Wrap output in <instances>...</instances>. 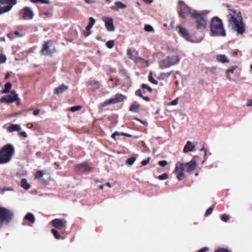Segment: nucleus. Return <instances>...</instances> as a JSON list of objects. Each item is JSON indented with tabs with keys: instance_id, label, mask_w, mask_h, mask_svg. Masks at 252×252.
I'll use <instances>...</instances> for the list:
<instances>
[{
	"instance_id": "f257e3e1",
	"label": "nucleus",
	"mask_w": 252,
	"mask_h": 252,
	"mask_svg": "<svg viewBox=\"0 0 252 252\" xmlns=\"http://www.w3.org/2000/svg\"><path fill=\"white\" fill-rule=\"evenodd\" d=\"M228 27L237 32L238 35H242L246 31L245 25L240 10L234 9L228 10L227 15Z\"/></svg>"
},
{
	"instance_id": "f03ea898",
	"label": "nucleus",
	"mask_w": 252,
	"mask_h": 252,
	"mask_svg": "<svg viewBox=\"0 0 252 252\" xmlns=\"http://www.w3.org/2000/svg\"><path fill=\"white\" fill-rule=\"evenodd\" d=\"M197 167V164L195 158L189 162L183 163L178 162L176 164L173 173L176 175L177 178L179 181L182 180L184 177V171L190 172L194 170Z\"/></svg>"
},
{
	"instance_id": "7ed1b4c3",
	"label": "nucleus",
	"mask_w": 252,
	"mask_h": 252,
	"mask_svg": "<svg viewBox=\"0 0 252 252\" xmlns=\"http://www.w3.org/2000/svg\"><path fill=\"white\" fill-rule=\"evenodd\" d=\"M210 31L213 36H225L226 32L222 21L218 17L213 18L210 25Z\"/></svg>"
},
{
	"instance_id": "20e7f679",
	"label": "nucleus",
	"mask_w": 252,
	"mask_h": 252,
	"mask_svg": "<svg viewBox=\"0 0 252 252\" xmlns=\"http://www.w3.org/2000/svg\"><path fill=\"white\" fill-rule=\"evenodd\" d=\"M180 57L178 54H170L163 57L158 61L159 67L161 69L169 68L179 63Z\"/></svg>"
},
{
	"instance_id": "39448f33",
	"label": "nucleus",
	"mask_w": 252,
	"mask_h": 252,
	"mask_svg": "<svg viewBox=\"0 0 252 252\" xmlns=\"http://www.w3.org/2000/svg\"><path fill=\"white\" fill-rule=\"evenodd\" d=\"M14 152V147L10 144L4 146L0 150V164L10 161Z\"/></svg>"
},
{
	"instance_id": "423d86ee",
	"label": "nucleus",
	"mask_w": 252,
	"mask_h": 252,
	"mask_svg": "<svg viewBox=\"0 0 252 252\" xmlns=\"http://www.w3.org/2000/svg\"><path fill=\"white\" fill-rule=\"evenodd\" d=\"M17 3V0H0V15L10 11Z\"/></svg>"
},
{
	"instance_id": "0eeeda50",
	"label": "nucleus",
	"mask_w": 252,
	"mask_h": 252,
	"mask_svg": "<svg viewBox=\"0 0 252 252\" xmlns=\"http://www.w3.org/2000/svg\"><path fill=\"white\" fill-rule=\"evenodd\" d=\"M13 213L12 211L0 207V228L1 227L3 222H8L13 218Z\"/></svg>"
},
{
	"instance_id": "6e6552de",
	"label": "nucleus",
	"mask_w": 252,
	"mask_h": 252,
	"mask_svg": "<svg viewBox=\"0 0 252 252\" xmlns=\"http://www.w3.org/2000/svg\"><path fill=\"white\" fill-rule=\"evenodd\" d=\"M192 17L195 19L196 27L198 30H202L206 28L207 25V20L205 19L203 14L194 12V14H192Z\"/></svg>"
},
{
	"instance_id": "1a4fd4ad",
	"label": "nucleus",
	"mask_w": 252,
	"mask_h": 252,
	"mask_svg": "<svg viewBox=\"0 0 252 252\" xmlns=\"http://www.w3.org/2000/svg\"><path fill=\"white\" fill-rule=\"evenodd\" d=\"M179 12L180 15L186 18L189 15L192 17V14L194 12H192L190 8L183 1H180L179 2Z\"/></svg>"
},
{
	"instance_id": "9d476101",
	"label": "nucleus",
	"mask_w": 252,
	"mask_h": 252,
	"mask_svg": "<svg viewBox=\"0 0 252 252\" xmlns=\"http://www.w3.org/2000/svg\"><path fill=\"white\" fill-rule=\"evenodd\" d=\"M55 51V47L53 42L49 40L45 43L42 49V54L46 56H50Z\"/></svg>"
},
{
	"instance_id": "9b49d317",
	"label": "nucleus",
	"mask_w": 252,
	"mask_h": 252,
	"mask_svg": "<svg viewBox=\"0 0 252 252\" xmlns=\"http://www.w3.org/2000/svg\"><path fill=\"white\" fill-rule=\"evenodd\" d=\"M125 96L121 94H118L115 96L114 97L104 101V103H102V106L104 107L111 104H115L122 102L125 99Z\"/></svg>"
},
{
	"instance_id": "f8f14e48",
	"label": "nucleus",
	"mask_w": 252,
	"mask_h": 252,
	"mask_svg": "<svg viewBox=\"0 0 252 252\" xmlns=\"http://www.w3.org/2000/svg\"><path fill=\"white\" fill-rule=\"evenodd\" d=\"M35 221V218L34 215L32 213H28L25 216L22 224L24 225L32 226Z\"/></svg>"
},
{
	"instance_id": "ddd939ff",
	"label": "nucleus",
	"mask_w": 252,
	"mask_h": 252,
	"mask_svg": "<svg viewBox=\"0 0 252 252\" xmlns=\"http://www.w3.org/2000/svg\"><path fill=\"white\" fill-rule=\"evenodd\" d=\"M22 17L25 20H32L34 16V13L31 8L26 6L23 8L21 13Z\"/></svg>"
},
{
	"instance_id": "4468645a",
	"label": "nucleus",
	"mask_w": 252,
	"mask_h": 252,
	"mask_svg": "<svg viewBox=\"0 0 252 252\" xmlns=\"http://www.w3.org/2000/svg\"><path fill=\"white\" fill-rule=\"evenodd\" d=\"M102 20L105 23V26L109 32H114L115 27L113 24V19L111 17H103Z\"/></svg>"
},
{
	"instance_id": "2eb2a0df",
	"label": "nucleus",
	"mask_w": 252,
	"mask_h": 252,
	"mask_svg": "<svg viewBox=\"0 0 252 252\" xmlns=\"http://www.w3.org/2000/svg\"><path fill=\"white\" fill-rule=\"evenodd\" d=\"M51 222L53 226L57 229L61 230L66 226V221L63 219H55Z\"/></svg>"
},
{
	"instance_id": "dca6fc26",
	"label": "nucleus",
	"mask_w": 252,
	"mask_h": 252,
	"mask_svg": "<svg viewBox=\"0 0 252 252\" xmlns=\"http://www.w3.org/2000/svg\"><path fill=\"white\" fill-rule=\"evenodd\" d=\"M177 28L179 29V32L183 37L188 41H191L190 35L186 29L180 25H178Z\"/></svg>"
},
{
	"instance_id": "f3484780",
	"label": "nucleus",
	"mask_w": 252,
	"mask_h": 252,
	"mask_svg": "<svg viewBox=\"0 0 252 252\" xmlns=\"http://www.w3.org/2000/svg\"><path fill=\"white\" fill-rule=\"evenodd\" d=\"M126 5L121 1H116L114 5L110 7L111 10L115 11H118L120 9H125Z\"/></svg>"
},
{
	"instance_id": "a211bd4d",
	"label": "nucleus",
	"mask_w": 252,
	"mask_h": 252,
	"mask_svg": "<svg viewBox=\"0 0 252 252\" xmlns=\"http://www.w3.org/2000/svg\"><path fill=\"white\" fill-rule=\"evenodd\" d=\"M128 55L131 59L133 60L136 62H138L142 59L138 57V53L134 50H129L128 51Z\"/></svg>"
},
{
	"instance_id": "6ab92c4d",
	"label": "nucleus",
	"mask_w": 252,
	"mask_h": 252,
	"mask_svg": "<svg viewBox=\"0 0 252 252\" xmlns=\"http://www.w3.org/2000/svg\"><path fill=\"white\" fill-rule=\"evenodd\" d=\"M68 89V87L67 85L62 84L54 89V93L56 94L59 95L65 92Z\"/></svg>"
},
{
	"instance_id": "aec40b11",
	"label": "nucleus",
	"mask_w": 252,
	"mask_h": 252,
	"mask_svg": "<svg viewBox=\"0 0 252 252\" xmlns=\"http://www.w3.org/2000/svg\"><path fill=\"white\" fill-rule=\"evenodd\" d=\"M194 148V145L191 141H188L184 146L183 152L185 153H187L188 152L192 151Z\"/></svg>"
},
{
	"instance_id": "412c9836",
	"label": "nucleus",
	"mask_w": 252,
	"mask_h": 252,
	"mask_svg": "<svg viewBox=\"0 0 252 252\" xmlns=\"http://www.w3.org/2000/svg\"><path fill=\"white\" fill-rule=\"evenodd\" d=\"M21 129L20 125L18 124H11L7 127V130L8 132H12L13 131H19Z\"/></svg>"
},
{
	"instance_id": "4be33fe9",
	"label": "nucleus",
	"mask_w": 252,
	"mask_h": 252,
	"mask_svg": "<svg viewBox=\"0 0 252 252\" xmlns=\"http://www.w3.org/2000/svg\"><path fill=\"white\" fill-rule=\"evenodd\" d=\"M77 168V170L81 172H87L91 170V167L86 163L79 164Z\"/></svg>"
},
{
	"instance_id": "5701e85b",
	"label": "nucleus",
	"mask_w": 252,
	"mask_h": 252,
	"mask_svg": "<svg viewBox=\"0 0 252 252\" xmlns=\"http://www.w3.org/2000/svg\"><path fill=\"white\" fill-rule=\"evenodd\" d=\"M11 93L14 94L13 96L11 94L6 96L8 103H12L18 99V94H15V91H12Z\"/></svg>"
},
{
	"instance_id": "b1692460",
	"label": "nucleus",
	"mask_w": 252,
	"mask_h": 252,
	"mask_svg": "<svg viewBox=\"0 0 252 252\" xmlns=\"http://www.w3.org/2000/svg\"><path fill=\"white\" fill-rule=\"evenodd\" d=\"M237 68L236 66H231L226 70V77L227 78L231 81L232 80L231 77L230 75V73H233L234 70Z\"/></svg>"
},
{
	"instance_id": "393cba45",
	"label": "nucleus",
	"mask_w": 252,
	"mask_h": 252,
	"mask_svg": "<svg viewBox=\"0 0 252 252\" xmlns=\"http://www.w3.org/2000/svg\"><path fill=\"white\" fill-rule=\"evenodd\" d=\"M216 59L218 62L222 63H226L229 62V60L224 55H219L216 57Z\"/></svg>"
},
{
	"instance_id": "a878e982",
	"label": "nucleus",
	"mask_w": 252,
	"mask_h": 252,
	"mask_svg": "<svg viewBox=\"0 0 252 252\" xmlns=\"http://www.w3.org/2000/svg\"><path fill=\"white\" fill-rule=\"evenodd\" d=\"M20 186L26 190H28L31 188V185L28 183L27 179L25 178L21 180Z\"/></svg>"
},
{
	"instance_id": "bb28decb",
	"label": "nucleus",
	"mask_w": 252,
	"mask_h": 252,
	"mask_svg": "<svg viewBox=\"0 0 252 252\" xmlns=\"http://www.w3.org/2000/svg\"><path fill=\"white\" fill-rule=\"evenodd\" d=\"M53 15V11L52 10H48L46 12H43L39 13V16L42 18H50Z\"/></svg>"
},
{
	"instance_id": "cd10ccee",
	"label": "nucleus",
	"mask_w": 252,
	"mask_h": 252,
	"mask_svg": "<svg viewBox=\"0 0 252 252\" xmlns=\"http://www.w3.org/2000/svg\"><path fill=\"white\" fill-rule=\"evenodd\" d=\"M140 107V104L137 103V102L133 103L130 106L129 108V110L134 112H138L139 110V108Z\"/></svg>"
},
{
	"instance_id": "c85d7f7f",
	"label": "nucleus",
	"mask_w": 252,
	"mask_h": 252,
	"mask_svg": "<svg viewBox=\"0 0 252 252\" xmlns=\"http://www.w3.org/2000/svg\"><path fill=\"white\" fill-rule=\"evenodd\" d=\"M87 84L88 86H93L94 89H97L100 87L99 82L96 81H90L87 82Z\"/></svg>"
},
{
	"instance_id": "c756f323",
	"label": "nucleus",
	"mask_w": 252,
	"mask_h": 252,
	"mask_svg": "<svg viewBox=\"0 0 252 252\" xmlns=\"http://www.w3.org/2000/svg\"><path fill=\"white\" fill-rule=\"evenodd\" d=\"M22 36H23V34H20L17 31H14L13 32H11V33L8 34V35H7V36L10 39H13V38H15V36L21 37Z\"/></svg>"
},
{
	"instance_id": "7c9ffc66",
	"label": "nucleus",
	"mask_w": 252,
	"mask_h": 252,
	"mask_svg": "<svg viewBox=\"0 0 252 252\" xmlns=\"http://www.w3.org/2000/svg\"><path fill=\"white\" fill-rule=\"evenodd\" d=\"M12 86V84L10 82H7L5 84V88L2 91V93L6 94L9 92Z\"/></svg>"
},
{
	"instance_id": "2f4dec72",
	"label": "nucleus",
	"mask_w": 252,
	"mask_h": 252,
	"mask_svg": "<svg viewBox=\"0 0 252 252\" xmlns=\"http://www.w3.org/2000/svg\"><path fill=\"white\" fill-rule=\"evenodd\" d=\"M136 159V157H132L130 158H128L126 161V163L128 165H132L134 164V162L135 161Z\"/></svg>"
},
{
	"instance_id": "473e14b6",
	"label": "nucleus",
	"mask_w": 252,
	"mask_h": 252,
	"mask_svg": "<svg viewBox=\"0 0 252 252\" xmlns=\"http://www.w3.org/2000/svg\"><path fill=\"white\" fill-rule=\"evenodd\" d=\"M52 233L54 235V237L57 239H60L61 237L60 233L57 230L55 229H52L51 230Z\"/></svg>"
},
{
	"instance_id": "72a5a7b5",
	"label": "nucleus",
	"mask_w": 252,
	"mask_h": 252,
	"mask_svg": "<svg viewBox=\"0 0 252 252\" xmlns=\"http://www.w3.org/2000/svg\"><path fill=\"white\" fill-rule=\"evenodd\" d=\"M220 218L223 221L227 222L230 219V216L224 214L221 216Z\"/></svg>"
},
{
	"instance_id": "f704fd0d",
	"label": "nucleus",
	"mask_w": 252,
	"mask_h": 252,
	"mask_svg": "<svg viewBox=\"0 0 252 252\" xmlns=\"http://www.w3.org/2000/svg\"><path fill=\"white\" fill-rule=\"evenodd\" d=\"M149 80L150 82L154 84H158V81L153 77L152 73L151 72L150 73L149 75Z\"/></svg>"
},
{
	"instance_id": "c9c22d12",
	"label": "nucleus",
	"mask_w": 252,
	"mask_h": 252,
	"mask_svg": "<svg viewBox=\"0 0 252 252\" xmlns=\"http://www.w3.org/2000/svg\"><path fill=\"white\" fill-rule=\"evenodd\" d=\"M32 3H48L49 1L48 0H30Z\"/></svg>"
},
{
	"instance_id": "e433bc0d",
	"label": "nucleus",
	"mask_w": 252,
	"mask_h": 252,
	"mask_svg": "<svg viewBox=\"0 0 252 252\" xmlns=\"http://www.w3.org/2000/svg\"><path fill=\"white\" fill-rule=\"evenodd\" d=\"M44 174L45 173H44L42 171H38L35 173V177L36 179H39L41 177H42Z\"/></svg>"
},
{
	"instance_id": "4c0bfd02",
	"label": "nucleus",
	"mask_w": 252,
	"mask_h": 252,
	"mask_svg": "<svg viewBox=\"0 0 252 252\" xmlns=\"http://www.w3.org/2000/svg\"><path fill=\"white\" fill-rule=\"evenodd\" d=\"M106 46L108 48L111 49L114 46V41L111 40L106 42Z\"/></svg>"
},
{
	"instance_id": "58836bf2",
	"label": "nucleus",
	"mask_w": 252,
	"mask_h": 252,
	"mask_svg": "<svg viewBox=\"0 0 252 252\" xmlns=\"http://www.w3.org/2000/svg\"><path fill=\"white\" fill-rule=\"evenodd\" d=\"M168 176L167 173H163L158 176V178L160 180H166L168 179Z\"/></svg>"
},
{
	"instance_id": "ea45409f",
	"label": "nucleus",
	"mask_w": 252,
	"mask_h": 252,
	"mask_svg": "<svg viewBox=\"0 0 252 252\" xmlns=\"http://www.w3.org/2000/svg\"><path fill=\"white\" fill-rule=\"evenodd\" d=\"M144 30L145 31L148 32H152L154 30V29L152 26L150 25H146L145 26Z\"/></svg>"
},
{
	"instance_id": "a19ab883",
	"label": "nucleus",
	"mask_w": 252,
	"mask_h": 252,
	"mask_svg": "<svg viewBox=\"0 0 252 252\" xmlns=\"http://www.w3.org/2000/svg\"><path fill=\"white\" fill-rule=\"evenodd\" d=\"M6 61V57L3 54H0V63H4Z\"/></svg>"
},
{
	"instance_id": "79ce46f5",
	"label": "nucleus",
	"mask_w": 252,
	"mask_h": 252,
	"mask_svg": "<svg viewBox=\"0 0 252 252\" xmlns=\"http://www.w3.org/2000/svg\"><path fill=\"white\" fill-rule=\"evenodd\" d=\"M213 210L211 207H210L208 209H207V210H206V211L205 213V216L208 217V216H210V215H211L212 214Z\"/></svg>"
},
{
	"instance_id": "37998d69",
	"label": "nucleus",
	"mask_w": 252,
	"mask_h": 252,
	"mask_svg": "<svg viewBox=\"0 0 252 252\" xmlns=\"http://www.w3.org/2000/svg\"><path fill=\"white\" fill-rule=\"evenodd\" d=\"M81 106H79V105H77V106H73V107H71L70 108V111L71 112H75V111H77L80 109H81Z\"/></svg>"
},
{
	"instance_id": "c03bdc74",
	"label": "nucleus",
	"mask_w": 252,
	"mask_h": 252,
	"mask_svg": "<svg viewBox=\"0 0 252 252\" xmlns=\"http://www.w3.org/2000/svg\"><path fill=\"white\" fill-rule=\"evenodd\" d=\"M171 73H172V72H167V73H162L160 75L161 78L162 79L168 78L171 74Z\"/></svg>"
},
{
	"instance_id": "a18cd8bd",
	"label": "nucleus",
	"mask_w": 252,
	"mask_h": 252,
	"mask_svg": "<svg viewBox=\"0 0 252 252\" xmlns=\"http://www.w3.org/2000/svg\"><path fill=\"white\" fill-rule=\"evenodd\" d=\"M142 88L143 89H146L149 92H152V89L148 85V84H143L142 85Z\"/></svg>"
},
{
	"instance_id": "49530a36",
	"label": "nucleus",
	"mask_w": 252,
	"mask_h": 252,
	"mask_svg": "<svg viewBox=\"0 0 252 252\" xmlns=\"http://www.w3.org/2000/svg\"><path fill=\"white\" fill-rule=\"evenodd\" d=\"M150 159H151V158L150 157H148L147 158V159L142 161V162H141L142 165L143 166L147 165L149 163Z\"/></svg>"
},
{
	"instance_id": "de8ad7c7",
	"label": "nucleus",
	"mask_w": 252,
	"mask_h": 252,
	"mask_svg": "<svg viewBox=\"0 0 252 252\" xmlns=\"http://www.w3.org/2000/svg\"><path fill=\"white\" fill-rule=\"evenodd\" d=\"M158 164L161 167H164L167 164V162L166 160H160L158 162Z\"/></svg>"
},
{
	"instance_id": "09e8293b",
	"label": "nucleus",
	"mask_w": 252,
	"mask_h": 252,
	"mask_svg": "<svg viewBox=\"0 0 252 252\" xmlns=\"http://www.w3.org/2000/svg\"><path fill=\"white\" fill-rule=\"evenodd\" d=\"M215 252H231L230 251L223 248H220L215 251Z\"/></svg>"
},
{
	"instance_id": "8fccbe9b",
	"label": "nucleus",
	"mask_w": 252,
	"mask_h": 252,
	"mask_svg": "<svg viewBox=\"0 0 252 252\" xmlns=\"http://www.w3.org/2000/svg\"><path fill=\"white\" fill-rule=\"evenodd\" d=\"M95 20L93 17H90L89 18V24L94 26V25L95 24Z\"/></svg>"
},
{
	"instance_id": "3c124183",
	"label": "nucleus",
	"mask_w": 252,
	"mask_h": 252,
	"mask_svg": "<svg viewBox=\"0 0 252 252\" xmlns=\"http://www.w3.org/2000/svg\"><path fill=\"white\" fill-rule=\"evenodd\" d=\"M91 33V31L87 30L86 29L85 30L83 31V34L85 36H89Z\"/></svg>"
},
{
	"instance_id": "603ef678",
	"label": "nucleus",
	"mask_w": 252,
	"mask_h": 252,
	"mask_svg": "<svg viewBox=\"0 0 252 252\" xmlns=\"http://www.w3.org/2000/svg\"><path fill=\"white\" fill-rule=\"evenodd\" d=\"M209 251V248L208 247H204L200 249L198 252H207Z\"/></svg>"
},
{
	"instance_id": "864d4df0",
	"label": "nucleus",
	"mask_w": 252,
	"mask_h": 252,
	"mask_svg": "<svg viewBox=\"0 0 252 252\" xmlns=\"http://www.w3.org/2000/svg\"><path fill=\"white\" fill-rule=\"evenodd\" d=\"M116 136H121V132H114L112 135H111V137L114 139H115V137Z\"/></svg>"
},
{
	"instance_id": "5fc2aeb1",
	"label": "nucleus",
	"mask_w": 252,
	"mask_h": 252,
	"mask_svg": "<svg viewBox=\"0 0 252 252\" xmlns=\"http://www.w3.org/2000/svg\"><path fill=\"white\" fill-rule=\"evenodd\" d=\"M136 95H137L138 96L141 97H142L143 96V93L142 92V91L141 90H138L136 91Z\"/></svg>"
},
{
	"instance_id": "6e6d98bb",
	"label": "nucleus",
	"mask_w": 252,
	"mask_h": 252,
	"mask_svg": "<svg viewBox=\"0 0 252 252\" xmlns=\"http://www.w3.org/2000/svg\"><path fill=\"white\" fill-rule=\"evenodd\" d=\"M178 98H176V99H175L174 100H172L171 103H170V105H176L178 104Z\"/></svg>"
},
{
	"instance_id": "4d7b16f0",
	"label": "nucleus",
	"mask_w": 252,
	"mask_h": 252,
	"mask_svg": "<svg viewBox=\"0 0 252 252\" xmlns=\"http://www.w3.org/2000/svg\"><path fill=\"white\" fill-rule=\"evenodd\" d=\"M18 135L20 136H22L25 138H26L27 137V134L26 132L25 131H22V132H19Z\"/></svg>"
},
{
	"instance_id": "13d9d810",
	"label": "nucleus",
	"mask_w": 252,
	"mask_h": 252,
	"mask_svg": "<svg viewBox=\"0 0 252 252\" xmlns=\"http://www.w3.org/2000/svg\"><path fill=\"white\" fill-rule=\"evenodd\" d=\"M0 101L1 102H7L8 103V100L6 96H3L0 98Z\"/></svg>"
},
{
	"instance_id": "bf43d9fd",
	"label": "nucleus",
	"mask_w": 252,
	"mask_h": 252,
	"mask_svg": "<svg viewBox=\"0 0 252 252\" xmlns=\"http://www.w3.org/2000/svg\"><path fill=\"white\" fill-rule=\"evenodd\" d=\"M40 109H35V110H34V111L33 112V114L34 115V116H37L39 112H40Z\"/></svg>"
},
{
	"instance_id": "052dcab7",
	"label": "nucleus",
	"mask_w": 252,
	"mask_h": 252,
	"mask_svg": "<svg viewBox=\"0 0 252 252\" xmlns=\"http://www.w3.org/2000/svg\"><path fill=\"white\" fill-rule=\"evenodd\" d=\"M247 106L248 107H251L252 106V99L249 100L246 104Z\"/></svg>"
},
{
	"instance_id": "680f3d73",
	"label": "nucleus",
	"mask_w": 252,
	"mask_h": 252,
	"mask_svg": "<svg viewBox=\"0 0 252 252\" xmlns=\"http://www.w3.org/2000/svg\"><path fill=\"white\" fill-rule=\"evenodd\" d=\"M121 135L125 136L128 137H131L132 136L131 135L125 132H121Z\"/></svg>"
},
{
	"instance_id": "e2e57ef3",
	"label": "nucleus",
	"mask_w": 252,
	"mask_h": 252,
	"mask_svg": "<svg viewBox=\"0 0 252 252\" xmlns=\"http://www.w3.org/2000/svg\"><path fill=\"white\" fill-rule=\"evenodd\" d=\"M1 190L2 191H11V190H13V189L12 188H4L3 189H1Z\"/></svg>"
},
{
	"instance_id": "0e129e2a",
	"label": "nucleus",
	"mask_w": 252,
	"mask_h": 252,
	"mask_svg": "<svg viewBox=\"0 0 252 252\" xmlns=\"http://www.w3.org/2000/svg\"><path fill=\"white\" fill-rule=\"evenodd\" d=\"M144 100H146V101H150V98L149 97H147V96H143L142 97Z\"/></svg>"
},
{
	"instance_id": "69168bd1",
	"label": "nucleus",
	"mask_w": 252,
	"mask_h": 252,
	"mask_svg": "<svg viewBox=\"0 0 252 252\" xmlns=\"http://www.w3.org/2000/svg\"><path fill=\"white\" fill-rule=\"evenodd\" d=\"M85 2L87 3H92L94 2L93 0H85Z\"/></svg>"
},
{
	"instance_id": "338daca9",
	"label": "nucleus",
	"mask_w": 252,
	"mask_h": 252,
	"mask_svg": "<svg viewBox=\"0 0 252 252\" xmlns=\"http://www.w3.org/2000/svg\"><path fill=\"white\" fill-rule=\"evenodd\" d=\"M93 27V26H92L90 24H88V25L87 26L86 29L91 31V29Z\"/></svg>"
},
{
	"instance_id": "774afa93",
	"label": "nucleus",
	"mask_w": 252,
	"mask_h": 252,
	"mask_svg": "<svg viewBox=\"0 0 252 252\" xmlns=\"http://www.w3.org/2000/svg\"><path fill=\"white\" fill-rule=\"evenodd\" d=\"M93 27V26H92L90 24H88V25L87 26L86 29L91 31V29Z\"/></svg>"
}]
</instances>
